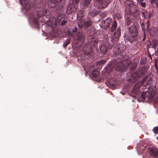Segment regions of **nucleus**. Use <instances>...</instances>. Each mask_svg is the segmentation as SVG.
<instances>
[{"label":"nucleus","mask_w":158,"mask_h":158,"mask_svg":"<svg viewBox=\"0 0 158 158\" xmlns=\"http://www.w3.org/2000/svg\"><path fill=\"white\" fill-rule=\"evenodd\" d=\"M115 17L118 20L120 19L122 16L119 13H116L115 15Z\"/></svg>","instance_id":"72a5a7b5"},{"label":"nucleus","mask_w":158,"mask_h":158,"mask_svg":"<svg viewBox=\"0 0 158 158\" xmlns=\"http://www.w3.org/2000/svg\"><path fill=\"white\" fill-rule=\"evenodd\" d=\"M96 33L94 31H92L88 33L87 35V39L89 40V42L94 44V45L97 43L98 40L96 38Z\"/></svg>","instance_id":"f8f14e48"},{"label":"nucleus","mask_w":158,"mask_h":158,"mask_svg":"<svg viewBox=\"0 0 158 158\" xmlns=\"http://www.w3.org/2000/svg\"><path fill=\"white\" fill-rule=\"evenodd\" d=\"M148 151L151 156L157 158L158 157V150L155 148H149Z\"/></svg>","instance_id":"dca6fc26"},{"label":"nucleus","mask_w":158,"mask_h":158,"mask_svg":"<svg viewBox=\"0 0 158 158\" xmlns=\"http://www.w3.org/2000/svg\"><path fill=\"white\" fill-rule=\"evenodd\" d=\"M111 23H112V24L110 28V31L111 32H113L117 27V22L116 21L114 20L113 22H112V19L110 18H108L103 20L102 22V24L104 28L107 29L108 27H110Z\"/></svg>","instance_id":"1a4fd4ad"},{"label":"nucleus","mask_w":158,"mask_h":158,"mask_svg":"<svg viewBox=\"0 0 158 158\" xmlns=\"http://www.w3.org/2000/svg\"><path fill=\"white\" fill-rule=\"evenodd\" d=\"M148 32L151 36H154L156 34L158 33V27L151 28L148 30Z\"/></svg>","instance_id":"6ab92c4d"},{"label":"nucleus","mask_w":158,"mask_h":158,"mask_svg":"<svg viewBox=\"0 0 158 158\" xmlns=\"http://www.w3.org/2000/svg\"><path fill=\"white\" fill-rule=\"evenodd\" d=\"M79 1L80 0H72L73 4H69L67 8L66 14L68 15L75 14L77 11V8L74 4H78Z\"/></svg>","instance_id":"9d476101"},{"label":"nucleus","mask_w":158,"mask_h":158,"mask_svg":"<svg viewBox=\"0 0 158 158\" xmlns=\"http://www.w3.org/2000/svg\"><path fill=\"white\" fill-rule=\"evenodd\" d=\"M85 39V35L81 31L74 33L73 39L75 44L77 45V47H79L83 44Z\"/></svg>","instance_id":"423d86ee"},{"label":"nucleus","mask_w":158,"mask_h":158,"mask_svg":"<svg viewBox=\"0 0 158 158\" xmlns=\"http://www.w3.org/2000/svg\"><path fill=\"white\" fill-rule=\"evenodd\" d=\"M96 15V12H95L94 11H91L89 13L88 15L89 17H94Z\"/></svg>","instance_id":"2f4dec72"},{"label":"nucleus","mask_w":158,"mask_h":158,"mask_svg":"<svg viewBox=\"0 0 158 158\" xmlns=\"http://www.w3.org/2000/svg\"><path fill=\"white\" fill-rule=\"evenodd\" d=\"M114 40L112 36H108L106 38L105 44L107 47L108 49H110L114 44Z\"/></svg>","instance_id":"ddd939ff"},{"label":"nucleus","mask_w":158,"mask_h":158,"mask_svg":"<svg viewBox=\"0 0 158 158\" xmlns=\"http://www.w3.org/2000/svg\"><path fill=\"white\" fill-rule=\"evenodd\" d=\"M48 10L44 9L40 11L37 10L35 13L31 14L29 16V19L36 25L38 26L39 23V19L43 16L47 17L48 14L47 13Z\"/></svg>","instance_id":"20e7f679"},{"label":"nucleus","mask_w":158,"mask_h":158,"mask_svg":"<svg viewBox=\"0 0 158 158\" xmlns=\"http://www.w3.org/2000/svg\"><path fill=\"white\" fill-rule=\"evenodd\" d=\"M94 21L93 19L88 17L83 21H79L78 22V24L79 28H82L83 27L84 29L89 33L92 31H94Z\"/></svg>","instance_id":"7ed1b4c3"},{"label":"nucleus","mask_w":158,"mask_h":158,"mask_svg":"<svg viewBox=\"0 0 158 158\" xmlns=\"http://www.w3.org/2000/svg\"><path fill=\"white\" fill-rule=\"evenodd\" d=\"M153 131L155 133H158V127H154L153 129Z\"/></svg>","instance_id":"e433bc0d"},{"label":"nucleus","mask_w":158,"mask_h":158,"mask_svg":"<svg viewBox=\"0 0 158 158\" xmlns=\"http://www.w3.org/2000/svg\"><path fill=\"white\" fill-rule=\"evenodd\" d=\"M129 30L131 35L127 38V40L130 42H132L136 41L137 39L138 29L135 25L132 26L129 28Z\"/></svg>","instance_id":"6e6552de"},{"label":"nucleus","mask_w":158,"mask_h":158,"mask_svg":"<svg viewBox=\"0 0 158 158\" xmlns=\"http://www.w3.org/2000/svg\"><path fill=\"white\" fill-rule=\"evenodd\" d=\"M107 49H108L107 47L105 44L102 45L100 48L101 52L103 54L106 53Z\"/></svg>","instance_id":"4be33fe9"},{"label":"nucleus","mask_w":158,"mask_h":158,"mask_svg":"<svg viewBox=\"0 0 158 158\" xmlns=\"http://www.w3.org/2000/svg\"><path fill=\"white\" fill-rule=\"evenodd\" d=\"M120 34L121 30L119 27H118L113 34V36L114 37L118 38L120 36Z\"/></svg>","instance_id":"412c9836"},{"label":"nucleus","mask_w":158,"mask_h":158,"mask_svg":"<svg viewBox=\"0 0 158 158\" xmlns=\"http://www.w3.org/2000/svg\"><path fill=\"white\" fill-rule=\"evenodd\" d=\"M77 16H78L79 17H83L84 16L83 12L81 10L78 11Z\"/></svg>","instance_id":"473e14b6"},{"label":"nucleus","mask_w":158,"mask_h":158,"mask_svg":"<svg viewBox=\"0 0 158 158\" xmlns=\"http://www.w3.org/2000/svg\"><path fill=\"white\" fill-rule=\"evenodd\" d=\"M91 74L93 77H98L99 75V72L96 70H93L91 73Z\"/></svg>","instance_id":"a878e982"},{"label":"nucleus","mask_w":158,"mask_h":158,"mask_svg":"<svg viewBox=\"0 0 158 158\" xmlns=\"http://www.w3.org/2000/svg\"><path fill=\"white\" fill-rule=\"evenodd\" d=\"M152 81V79L151 75L146 76L142 80V81H139L135 85V87L132 90V92L134 94H136L139 88L145 81L148 85L150 84Z\"/></svg>","instance_id":"0eeeda50"},{"label":"nucleus","mask_w":158,"mask_h":158,"mask_svg":"<svg viewBox=\"0 0 158 158\" xmlns=\"http://www.w3.org/2000/svg\"><path fill=\"white\" fill-rule=\"evenodd\" d=\"M41 21L42 23H44V21H43V20H41Z\"/></svg>","instance_id":"37998d69"},{"label":"nucleus","mask_w":158,"mask_h":158,"mask_svg":"<svg viewBox=\"0 0 158 158\" xmlns=\"http://www.w3.org/2000/svg\"><path fill=\"white\" fill-rule=\"evenodd\" d=\"M106 63V61L105 60H102L98 61L96 63V65L97 66V68L98 69L101 68L103 64Z\"/></svg>","instance_id":"aec40b11"},{"label":"nucleus","mask_w":158,"mask_h":158,"mask_svg":"<svg viewBox=\"0 0 158 158\" xmlns=\"http://www.w3.org/2000/svg\"><path fill=\"white\" fill-rule=\"evenodd\" d=\"M125 24L127 26H128L131 24V21L130 18L128 17L126 18L125 19Z\"/></svg>","instance_id":"c85d7f7f"},{"label":"nucleus","mask_w":158,"mask_h":158,"mask_svg":"<svg viewBox=\"0 0 158 158\" xmlns=\"http://www.w3.org/2000/svg\"><path fill=\"white\" fill-rule=\"evenodd\" d=\"M147 58L145 57L142 58L140 60V62L141 64H144L146 62Z\"/></svg>","instance_id":"7c9ffc66"},{"label":"nucleus","mask_w":158,"mask_h":158,"mask_svg":"<svg viewBox=\"0 0 158 158\" xmlns=\"http://www.w3.org/2000/svg\"><path fill=\"white\" fill-rule=\"evenodd\" d=\"M141 27L143 29L145 27V24L144 23L142 22L141 24Z\"/></svg>","instance_id":"58836bf2"},{"label":"nucleus","mask_w":158,"mask_h":158,"mask_svg":"<svg viewBox=\"0 0 158 158\" xmlns=\"http://www.w3.org/2000/svg\"><path fill=\"white\" fill-rule=\"evenodd\" d=\"M70 41L69 39H67L64 42L63 45L64 48H66L67 46L70 44Z\"/></svg>","instance_id":"c756f323"},{"label":"nucleus","mask_w":158,"mask_h":158,"mask_svg":"<svg viewBox=\"0 0 158 158\" xmlns=\"http://www.w3.org/2000/svg\"><path fill=\"white\" fill-rule=\"evenodd\" d=\"M114 54L117 56V59L113 62L111 64L107 66L106 71L108 73L112 72L113 69L120 72H123L127 69L131 62L126 59V55L123 53V49L118 48L114 51Z\"/></svg>","instance_id":"f257e3e1"},{"label":"nucleus","mask_w":158,"mask_h":158,"mask_svg":"<svg viewBox=\"0 0 158 158\" xmlns=\"http://www.w3.org/2000/svg\"><path fill=\"white\" fill-rule=\"evenodd\" d=\"M149 57H150V58L151 59H152V57H151V55H150V56H149Z\"/></svg>","instance_id":"79ce46f5"},{"label":"nucleus","mask_w":158,"mask_h":158,"mask_svg":"<svg viewBox=\"0 0 158 158\" xmlns=\"http://www.w3.org/2000/svg\"><path fill=\"white\" fill-rule=\"evenodd\" d=\"M63 19V16L59 14L58 15L56 18V20L59 23L60 22V24L62 26L65 25L67 23V21L64 20H62Z\"/></svg>","instance_id":"a211bd4d"},{"label":"nucleus","mask_w":158,"mask_h":158,"mask_svg":"<svg viewBox=\"0 0 158 158\" xmlns=\"http://www.w3.org/2000/svg\"><path fill=\"white\" fill-rule=\"evenodd\" d=\"M150 2L152 5L156 6V7L158 6V0H151Z\"/></svg>","instance_id":"cd10ccee"},{"label":"nucleus","mask_w":158,"mask_h":158,"mask_svg":"<svg viewBox=\"0 0 158 158\" xmlns=\"http://www.w3.org/2000/svg\"><path fill=\"white\" fill-rule=\"evenodd\" d=\"M91 45L92 44L89 43H87L84 45L82 50L85 55L88 56L91 53L92 51Z\"/></svg>","instance_id":"4468645a"},{"label":"nucleus","mask_w":158,"mask_h":158,"mask_svg":"<svg viewBox=\"0 0 158 158\" xmlns=\"http://www.w3.org/2000/svg\"><path fill=\"white\" fill-rule=\"evenodd\" d=\"M99 2V8L101 9L106 7L111 2V0H95Z\"/></svg>","instance_id":"2eb2a0df"},{"label":"nucleus","mask_w":158,"mask_h":158,"mask_svg":"<svg viewBox=\"0 0 158 158\" xmlns=\"http://www.w3.org/2000/svg\"><path fill=\"white\" fill-rule=\"evenodd\" d=\"M125 11L127 14L129 15L134 14L136 15H139L140 13V11L138 10L135 6H127L126 8Z\"/></svg>","instance_id":"9b49d317"},{"label":"nucleus","mask_w":158,"mask_h":158,"mask_svg":"<svg viewBox=\"0 0 158 158\" xmlns=\"http://www.w3.org/2000/svg\"><path fill=\"white\" fill-rule=\"evenodd\" d=\"M137 2L138 4L144 8L146 7V4L145 2H144V0H138Z\"/></svg>","instance_id":"b1692460"},{"label":"nucleus","mask_w":158,"mask_h":158,"mask_svg":"<svg viewBox=\"0 0 158 158\" xmlns=\"http://www.w3.org/2000/svg\"><path fill=\"white\" fill-rule=\"evenodd\" d=\"M152 16V14H149L148 15L147 17H148L149 19H150Z\"/></svg>","instance_id":"ea45409f"},{"label":"nucleus","mask_w":158,"mask_h":158,"mask_svg":"<svg viewBox=\"0 0 158 158\" xmlns=\"http://www.w3.org/2000/svg\"><path fill=\"white\" fill-rule=\"evenodd\" d=\"M145 38H146L145 34V33H144L143 38L142 40L144 41L145 40Z\"/></svg>","instance_id":"a19ab883"},{"label":"nucleus","mask_w":158,"mask_h":158,"mask_svg":"<svg viewBox=\"0 0 158 158\" xmlns=\"http://www.w3.org/2000/svg\"><path fill=\"white\" fill-rule=\"evenodd\" d=\"M106 85L110 88L114 89L116 85V81L113 78H110L108 81Z\"/></svg>","instance_id":"f3484780"},{"label":"nucleus","mask_w":158,"mask_h":158,"mask_svg":"<svg viewBox=\"0 0 158 158\" xmlns=\"http://www.w3.org/2000/svg\"><path fill=\"white\" fill-rule=\"evenodd\" d=\"M147 27H148V24H147Z\"/></svg>","instance_id":"c03bdc74"},{"label":"nucleus","mask_w":158,"mask_h":158,"mask_svg":"<svg viewBox=\"0 0 158 158\" xmlns=\"http://www.w3.org/2000/svg\"><path fill=\"white\" fill-rule=\"evenodd\" d=\"M136 65L135 64H134L133 65V66L132 67H131L130 69V73H131L132 72V70L134 69H135L136 67Z\"/></svg>","instance_id":"c9c22d12"},{"label":"nucleus","mask_w":158,"mask_h":158,"mask_svg":"<svg viewBox=\"0 0 158 158\" xmlns=\"http://www.w3.org/2000/svg\"><path fill=\"white\" fill-rule=\"evenodd\" d=\"M141 14L142 15V17L144 18H146L148 16V13L147 10L144 9H142L141 10Z\"/></svg>","instance_id":"bb28decb"},{"label":"nucleus","mask_w":158,"mask_h":158,"mask_svg":"<svg viewBox=\"0 0 158 158\" xmlns=\"http://www.w3.org/2000/svg\"><path fill=\"white\" fill-rule=\"evenodd\" d=\"M158 44L157 41L156 40H153L152 42H151L150 44V45L151 46V47L153 48H155Z\"/></svg>","instance_id":"5701e85b"},{"label":"nucleus","mask_w":158,"mask_h":158,"mask_svg":"<svg viewBox=\"0 0 158 158\" xmlns=\"http://www.w3.org/2000/svg\"><path fill=\"white\" fill-rule=\"evenodd\" d=\"M65 3L64 0H50L48 2V4L49 7L55 8L56 13L61 10Z\"/></svg>","instance_id":"39448f33"},{"label":"nucleus","mask_w":158,"mask_h":158,"mask_svg":"<svg viewBox=\"0 0 158 158\" xmlns=\"http://www.w3.org/2000/svg\"><path fill=\"white\" fill-rule=\"evenodd\" d=\"M147 71V69L143 67H141L138 68L135 72H133L128 79V81L131 83H135L138 79L142 77L146 74Z\"/></svg>","instance_id":"f03ea898"},{"label":"nucleus","mask_w":158,"mask_h":158,"mask_svg":"<svg viewBox=\"0 0 158 158\" xmlns=\"http://www.w3.org/2000/svg\"><path fill=\"white\" fill-rule=\"evenodd\" d=\"M78 28L77 27H74V28H73L72 29V31L73 33H77V30Z\"/></svg>","instance_id":"4c0bfd02"},{"label":"nucleus","mask_w":158,"mask_h":158,"mask_svg":"<svg viewBox=\"0 0 158 158\" xmlns=\"http://www.w3.org/2000/svg\"><path fill=\"white\" fill-rule=\"evenodd\" d=\"M91 0H85V6H88L89 4L90 3Z\"/></svg>","instance_id":"f704fd0d"},{"label":"nucleus","mask_w":158,"mask_h":158,"mask_svg":"<svg viewBox=\"0 0 158 158\" xmlns=\"http://www.w3.org/2000/svg\"><path fill=\"white\" fill-rule=\"evenodd\" d=\"M29 0H24L25 4V8L26 10H28L30 8V4L28 2Z\"/></svg>","instance_id":"393cba45"}]
</instances>
